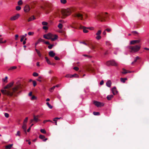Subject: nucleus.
Wrapping results in <instances>:
<instances>
[{"instance_id": "21", "label": "nucleus", "mask_w": 149, "mask_h": 149, "mask_svg": "<svg viewBox=\"0 0 149 149\" xmlns=\"http://www.w3.org/2000/svg\"><path fill=\"white\" fill-rule=\"evenodd\" d=\"M140 58L139 56H136V58H135L134 61L132 62V64H134L135 62L137 61V60L139 59Z\"/></svg>"}, {"instance_id": "20", "label": "nucleus", "mask_w": 149, "mask_h": 149, "mask_svg": "<svg viewBox=\"0 0 149 149\" xmlns=\"http://www.w3.org/2000/svg\"><path fill=\"white\" fill-rule=\"evenodd\" d=\"M89 43V47L92 49H95V47H96V46H95L94 45H93V44H92L91 43Z\"/></svg>"}, {"instance_id": "12", "label": "nucleus", "mask_w": 149, "mask_h": 149, "mask_svg": "<svg viewBox=\"0 0 149 149\" xmlns=\"http://www.w3.org/2000/svg\"><path fill=\"white\" fill-rule=\"evenodd\" d=\"M111 91L112 92V93L114 95H115L117 93L118 91H117L116 89V88L115 87H114L111 89Z\"/></svg>"}, {"instance_id": "26", "label": "nucleus", "mask_w": 149, "mask_h": 149, "mask_svg": "<svg viewBox=\"0 0 149 149\" xmlns=\"http://www.w3.org/2000/svg\"><path fill=\"white\" fill-rule=\"evenodd\" d=\"M132 33L134 35L133 36H138V33L136 31H133L132 32Z\"/></svg>"}, {"instance_id": "28", "label": "nucleus", "mask_w": 149, "mask_h": 149, "mask_svg": "<svg viewBox=\"0 0 149 149\" xmlns=\"http://www.w3.org/2000/svg\"><path fill=\"white\" fill-rule=\"evenodd\" d=\"M47 39H50L52 41H54L56 40L58 38H45Z\"/></svg>"}, {"instance_id": "49", "label": "nucleus", "mask_w": 149, "mask_h": 149, "mask_svg": "<svg viewBox=\"0 0 149 149\" xmlns=\"http://www.w3.org/2000/svg\"><path fill=\"white\" fill-rule=\"evenodd\" d=\"M40 131L42 133L45 134L46 133V131L44 129H41Z\"/></svg>"}, {"instance_id": "31", "label": "nucleus", "mask_w": 149, "mask_h": 149, "mask_svg": "<svg viewBox=\"0 0 149 149\" xmlns=\"http://www.w3.org/2000/svg\"><path fill=\"white\" fill-rule=\"evenodd\" d=\"M3 39L2 38H0V43H5L6 42V40H3Z\"/></svg>"}, {"instance_id": "58", "label": "nucleus", "mask_w": 149, "mask_h": 149, "mask_svg": "<svg viewBox=\"0 0 149 149\" xmlns=\"http://www.w3.org/2000/svg\"><path fill=\"white\" fill-rule=\"evenodd\" d=\"M53 46V45H49L48 46V48L50 49H51Z\"/></svg>"}, {"instance_id": "63", "label": "nucleus", "mask_w": 149, "mask_h": 149, "mask_svg": "<svg viewBox=\"0 0 149 149\" xmlns=\"http://www.w3.org/2000/svg\"><path fill=\"white\" fill-rule=\"evenodd\" d=\"M73 69L74 70H75L76 71H77L79 69V68L77 67H74Z\"/></svg>"}, {"instance_id": "37", "label": "nucleus", "mask_w": 149, "mask_h": 149, "mask_svg": "<svg viewBox=\"0 0 149 149\" xmlns=\"http://www.w3.org/2000/svg\"><path fill=\"white\" fill-rule=\"evenodd\" d=\"M88 71H91L92 72H93L94 71V69L92 68H88Z\"/></svg>"}, {"instance_id": "3", "label": "nucleus", "mask_w": 149, "mask_h": 149, "mask_svg": "<svg viewBox=\"0 0 149 149\" xmlns=\"http://www.w3.org/2000/svg\"><path fill=\"white\" fill-rule=\"evenodd\" d=\"M107 14H108V13L107 12H105L104 13H102L97 15L96 18L97 20L102 22L105 20V18L108 17L107 15Z\"/></svg>"}, {"instance_id": "16", "label": "nucleus", "mask_w": 149, "mask_h": 149, "mask_svg": "<svg viewBox=\"0 0 149 149\" xmlns=\"http://www.w3.org/2000/svg\"><path fill=\"white\" fill-rule=\"evenodd\" d=\"M118 65V63L113 60H111V65L117 66Z\"/></svg>"}, {"instance_id": "53", "label": "nucleus", "mask_w": 149, "mask_h": 149, "mask_svg": "<svg viewBox=\"0 0 149 149\" xmlns=\"http://www.w3.org/2000/svg\"><path fill=\"white\" fill-rule=\"evenodd\" d=\"M87 28L88 30L89 29V30H93L94 29V28L93 27H87Z\"/></svg>"}, {"instance_id": "43", "label": "nucleus", "mask_w": 149, "mask_h": 149, "mask_svg": "<svg viewBox=\"0 0 149 149\" xmlns=\"http://www.w3.org/2000/svg\"><path fill=\"white\" fill-rule=\"evenodd\" d=\"M17 3L19 5H21L23 3L22 1V0H19Z\"/></svg>"}, {"instance_id": "42", "label": "nucleus", "mask_w": 149, "mask_h": 149, "mask_svg": "<svg viewBox=\"0 0 149 149\" xmlns=\"http://www.w3.org/2000/svg\"><path fill=\"white\" fill-rule=\"evenodd\" d=\"M105 31L109 33L111 31L112 29L111 28H107L105 29Z\"/></svg>"}, {"instance_id": "34", "label": "nucleus", "mask_w": 149, "mask_h": 149, "mask_svg": "<svg viewBox=\"0 0 149 149\" xmlns=\"http://www.w3.org/2000/svg\"><path fill=\"white\" fill-rule=\"evenodd\" d=\"M17 67L15 66H14L10 67L8 70H12L16 69L17 68Z\"/></svg>"}, {"instance_id": "30", "label": "nucleus", "mask_w": 149, "mask_h": 149, "mask_svg": "<svg viewBox=\"0 0 149 149\" xmlns=\"http://www.w3.org/2000/svg\"><path fill=\"white\" fill-rule=\"evenodd\" d=\"M35 50L36 51V52H37L38 56L39 57H40L41 56V53H40V52L37 49H35Z\"/></svg>"}, {"instance_id": "15", "label": "nucleus", "mask_w": 149, "mask_h": 149, "mask_svg": "<svg viewBox=\"0 0 149 149\" xmlns=\"http://www.w3.org/2000/svg\"><path fill=\"white\" fill-rule=\"evenodd\" d=\"M49 55L51 57H54L55 55V54L53 51H51L49 53Z\"/></svg>"}, {"instance_id": "59", "label": "nucleus", "mask_w": 149, "mask_h": 149, "mask_svg": "<svg viewBox=\"0 0 149 149\" xmlns=\"http://www.w3.org/2000/svg\"><path fill=\"white\" fill-rule=\"evenodd\" d=\"M4 115L6 118H8L9 116V114L7 113H5L4 114Z\"/></svg>"}, {"instance_id": "22", "label": "nucleus", "mask_w": 149, "mask_h": 149, "mask_svg": "<svg viewBox=\"0 0 149 149\" xmlns=\"http://www.w3.org/2000/svg\"><path fill=\"white\" fill-rule=\"evenodd\" d=\"M13 145V144H11L6 146H5V148L6 149H10Z\"/></svg>"}, {"instance_id": "5", "label": "nucleus", "mask_w": 149, "mask_h": 149, "mask_svg": "<svg viewBox=\"0 0 149 149\" xmlns=\"http://www.w3.org/2000/svg\"><path fill=\"white\" fill-rule=\"evenodd\" d=\"M93 103L97 107H101L104 106V104L103 103L94 100L93 101Z\"/></svg>"}, {"instance_id": "51", "label": "nucleus", "mask_w": 149, "mask_h": 149, "mask_svg": "<svg viewBox=\"0 0 149 149\" xmlns=\"http://www.w3.org/2000/svg\"><path fill=\"white\" fill-rule=\"evenodd\" d=\"M15 135L16 136H20V132L19 131H18Z\"/></svg>"}, {"instance_id": "52", "label": "nucleus", "mask_w": 149, "mask_h": 149, "mask_svg": "<svg viewBox=\"0 0 149 149\" xmlns=\"http://www.w3.org/2000/svg\"><path fill=\"white\" fill-rule=\"evenodd\" d=\"M28 119V118L27 117H26L25 118V120H24L23 123H25L26 124V123H27V122Z\"/></svg>"}, {"instance_id": "6", "label": "nucleus", "mask_w": 149, "mask_h": 149, "mask_svg": "<svg viewBox=\"0 0 149 149\" xmlns=\"http://www.w3.org/2000/svg\"><path fill=\"white\" fill-rule=\"evenodd\" d=\"M58 36L56 34H53L51 33H48L43 35V37H58Z\"/></svg>"}, {"instance_id": "56", "label": "nucleus", "mask_w": 149, "mask_h": 149, "mask_svg": "<svg viewBox=\"0 0 149 149\" xmlns=\"http://www.w3.org/2000/svg\"><path fill=\"white\" fill-rule=\"evenodd\" d=\"M42 29L45 30H47L48 29V27L46 26H43L42 27Z\"/></svg>"}, {"instance_id": "48", "label": "nucleus", "mask_w": 149, "mask_h": 149, "mask_svg": "<svg viewBox=\"0 0 149 149\" xmlns=\"http://www.w3.org/2000/svg\"><path fill=\"white\" fill-rule=\"evenodd\" d=\"M33 86L35 87L37 85L36 81L35 80H33Z\"/></svg>"}, {"instance_id": "47", "label": "nucleus", "mask_w": 149, "mask_h": 149, "mask_svg": "<svg viewBox=\"0 0 149 149\" xmlns=\"http://www.w3.org/2000/svg\"><path fill=\"white\" fill-rule=\"evenodd\" d=\"M48 23L47 22H42V24L43 25H47L48 24Z\"/></svg>"}, {"instance_id": "2", "label": "nucleus", "mask_w": 149, "mask_h": 149, "mask_svg": "<svg viewBox=\"0 0 149 149\" xmlns=\"http://www.w3.org/2000/svg\"><path fill=\"white\" fill-rule=\"evenodd\" d=\"M61 13L62 15V18L64 19L71 14V10L69 8L63 9L61 11Z\"/></svg>"}, {"instance_id": "54", "label": "nucleus", "mask_w": 149, "mask_h": 149, "mask_svg": "<svg viewBox=\"0 0 149 149\" xmlns=\"http://www.w3.org/2000/svg\"><path fill=\"white\" fill-rule=\"evenodd\" d=\"M55 88V86H53L50 88V91L51 92H52L53 91L54 89Z\"/></svg>"}, {"instance_id": "38", "label": "nucleus", "mask_w": 149, "mask_h": 149, "mask_svg": "<svg viewBox=\"0 0 149 149\" xmlns=\"http://www.w3.org/2000/svg\"><path fill=\"white\" fill-rule=\"evenodd\" d=\"M41 8H42L44 10H45V12H46V13L47 14H48V13H49V11H48V10H47V9H45L42 6H41Z\"/></svg>"}, {"instance_id": "25", "label": "nucleus", "mask_w": 149, "mask_h": 149, "mask_svg": "<svg viewBox=\"0 0 149 149\" xmlns=\"http://www.w3.org/2000/svg\"><path fill=\"white\" fill-rule=\"evenodd\" d=\"M44 41V40L41 39V38L39 39L36 42V44L37 45L40 42H43Z\"/></svg>"}, {"instance_id": "36", "label": "nucleus", "mask_w": 149, "mask_h": 149, "mask_svg": "<svg viewBox=\"0 0 149 149\" xmlns=\"http://www.w3.org/2000/svg\"><path fill=\"white\" fill-rule=\"evenodd\" d=\"M58 27L60 29H61L63 28V25L61 23H59L58 26Z\"/></svg>"}, {"instance_id": "9", "label": "nucleus", "mask_w": 149, "mask_h": 149, "mask_svg": "<svg viewBox=\"0 0 149 149\" xmlns=\"http://www.w3.org/2000/svg\"><path fill=\"white\" fill-rule=\"evenodd\" d=\"M19 16V14H17L11 17L10 19L12 21L15 20L17 19Z\"/></svg>"}, {"instance_id": "33", "label": "nucleus", "mask_w": 149, "mask_h": 149, "mask_svg": "<svg viewBox=\"0 0 149 149\" xmlns=\"http://www.w3.org/2000/svg\"><path fill=\"white\" fill-rule=\"evenodd\" d=\"M78 77L79 75L76 74H73L71 75V78L73 77Z\"/></svg>"}, {"instance_id": "7", "label": "nucleus", "mask_w": 149, "mask_h": 149, "mask_svg": "<svg viewBox=\"0 0 149 149\" xmlns=\"http://www.w3.org/2000/svg\"><path fill=\"white\" fill-rule=\"evenodd\" d=\"M83 15L80 13H76L74 15V17H77L81 20L83 19Z\"/></svg>"}, {"instance_id": "8", "label": "nucleus", "mask_w": 149, "mask_h": 149, "mask_svg": "<svg viewBox=\"0 0 149 149\" xmlns=\"http://www.w3.org/2000/svg\"><path fill=\"white\" fill-rule=\"evenodd\" d=\"M79 28L82 29L83 32L84 33H87L88 32V30L87 27L83 26H81Z\"/></svg>"}, {"instance_id": "41", "label": "nucleus", "mask_w": 149, "mask_h": 149, "mask_svg": "<svg viewBox=\"0 0 149 149\" xmlns=\"http://www.w3.org/2000/svg\"><path fill=\"white\" fill-rule=\"evenodd\" d=\"M39 138L41 139H43L45 138V137L44 136L40 134L39 135Z\"/></svg>"}, {"instance_id": "24", "label": "nucleus", "mask_w": 149, "mask_h": 149, "mask_svg": "<svg viewBox=\"0 0 149 149\" xmlns=\"http://www.w3.org/2000/svg\"><path fill=\"white\" fill-rule=\"evenodd\" d=\"M113 97V95H108L107 97V99L108 100H110Z\"/></svg>"}, {"instance_id": "55", "label": "nucleus", "mask_w": 149, "mask_h": 149, "mask_svg": "<svg viewBox=\"0 0 149 149\" xmlns=\"http://www.w3.org/2000/svg\"><path fill=\"white\" fill-rule=\"evenodd\" d=\"M34 34L33 32H29L28 33V34L29 36H31L32 35H33Z\"/></svg>"}, {"instance_id": "10", "label": "nucleus", "mask_w": 149, "mask_h": 149, "mask_svg": "<svg viewBox=\"0 0 149 149\" xmlns=\"http://www.w3.org/2000/svg\"><path fill=\"white\" fill-rule=\"evenodd\" d=\"M30 10V7L28 5H26L24 8V10L25 12H28Z\"/></svg>"}, {"instance_id": "4", "label": "nucleus", "mask_w": 149, "mask_h": 149, "mask_svg": "<svg viewBox=\"0 0 149 149\" xmlns=\"http://www.w3.org/2000/svg\"><path fill=\"white\" fill-rule=\"evenodd\" d=\"M129 49L131 50V52H135L138 51L140 49V46L138 45L134 46H130Z\"/></svg>"}, {"instance_id": "19", "label": "nucleus", "mask_w": 149, "mask_h": 149, "mask_svg": "<svg viewBox=\"0 0 149 149\" xmlns=\"http://www.w3.org/2000/svg\"><path fill=\"white\" fill-rule=\"evenodd\" d=\"M36 19L35 17H34V16H32L31 17H29L28 20V22L31 21L33 20H34Z\"/></svg>"}, {"instance_id": "44", "label": "nucleus", "mask_w": 149, "mask_h": 149, "mask_svg": "<svg viewBox=\"0 0 149 149\" xmlns=\"http://www.w3.org/2000/svg\"><path fill=\"white\" fill-rule=\"evenodd\" d=\"M83 56H84L88 58H90L91 57V56L87 54H83Z\"/></svg>"}, {"instance_id": "40", "label": "nucleus", "mask_w": 149, "mask_h": 149, "mask_svg": "<svg viewBox=\"0 0 149 149\" xmlns=\"http://www.w3.org/2000/svg\"><path fill=\"white\" fill-rule=\"evenodd\" d=\"M46 104L48 106V107L50 109H51L52 108V106L49 102H47Z\"/></svg>"}, {"instance_id": "29", "label": "nucleus", "mask_w": 149, "mask_h": 149, "mask_svg": "<svg viewBox=\"0 0 149 149\" xmlns=\"http://www.w3.org/2000/svg\"><path fill=\"white\" fill-rule=\"evenodd\" d=\"M127 79V78H120V81L123 83H124L125 82V81Z\"/></svg>"}, {"instance_id": "64", "label": "nucleus", "mask_w": 149, "mask_h": 149, "mask_svg": "<svg viewBox=\"0 0 149 149\" xmlns=\"http://www.w3.org/2000/svg\"><path fill=\"white\" fill-rule=\"evenodd\" d=\"M43 42L45 43L46 44L50 45V43L48 41H47L45 42L44 40V41Z\"/></svg>"}, {"instance_id": "13", "label": "nucleus", "mask_w": 149, "mask_h": 149, "mask_svg": "<svg viewBox=\"0 0 149 149\" xmlns=\"http://www.w3.org/2000/svg\"><path fill=\"white\" fill-rule=\"evenodd\" d=\"M38 120H39L38 119V118H37L36 116L34 115L33 119L31 120V123H32L33 121H34L36 122H37Z\"/></svg>"}, {"instance_id": "27", "label": "nucleus", "mask_w": 149, "mask_h": 149, "mask_svg": "<svg viewBox=\"0 0 149 149\" xmlns=\"http://www.w3.org/2000/svg\"><path fill=\"white\" fill-rule=\"evenodd\" d=\"M105 64L108 66L111 65V60L107 61Z\"/></svg>"}, {"instance_id": "14", "label": "nucleus", "mask_w": 149, "mask_h": 149, "mask_svg": "<svg viewBox=\"0 0 149 149\" xmlns=\"http://www.w3.org/2000/svg\"><path fill=\"white\" fill-rule=\"evenodd\" d=\"M57 79L56 77H53L51 80V83L53 84H55L56 82Z\"/></svg>"}, {"instance_id": "35", "label": "nucleus", "mask_w": 149, "mask_h": 149, "mask_svg": "<svg viewBox=\"0 0 149 149\" xmlns=\"http://www.w3.org/2000/svg\"><path fill=\"white\" fill-rule=\"evenodd\" d=\"M61 2L63 4H65L67 2L66 0H60Z\"/></svg>"}, {"instance_id": "62", "label": "nucleus", "mask_w": 149, "mask_h": 149, "mask_svg": "<svg viewBox=\"0 0 149 149\" xmlns=\"http://www.w3.org/2000/svg\"><path fill=\"white\" fill-rule=\"evenodd\" d=\"M7 78H8V77H6L5 79H3V81L4 82H7V81L6 80H7Z\"/></svg>"}, {"instance_id": "46", "label": "nucleus", "mask_w": 149, "mask_h": 149, "mask_svg": "<svg viewBox=\"0 0 149 149\" xmlns=\"http://www.w3.org/2000/svg\"><path fill=\"white\" fill-rule=\"evenodd\" d=\"M21 9V7L19 6H17L16 7V10H19Z\"/></svg>"}, {"instance_id": "17", "label": "nucleus", "mask_w": 149, "mask_h": 149, "mask_svg": "<svg viewBox=\"0 0 149 149\" xmlns=\"http://www.w3.org/2000/svg\"><path fill=\"white\" fill-rule=\"evenodd\" d=\"M140 40H132L130 42V44H134L135 43H139L140 42Z\"/></svg>"}, {"instance_id": "45", "label": "nucleus", "mask_w": 149, "mask_h": 149, "mask_svg": "<svg viewBox=\"0 0 149 149\" xmlns=\"http://www.w3.org/2000/svg\"><path fill=\"white\" fill-rule=\"evenodd\" d=\"M33 75L34 77H37L38 76V74L36 72H34L33 74Z\"/></svg>"}, {"instance_id": "39", "label": "nucleus", "mask_w": 149, "mask_h": 149, "mask_svg": "<svg viewBox=\"0 0 149 149\" xmlns=\"http://www.w3.org/2000/svg\"><path fill=\"white\" fill-rule=\"evenodd\" d=\"M93 114L95 116L99 115H100V113L99 112H93Z\"/></svg>"}, {"instance_id": "18", "label": "nucleus", "mask_w": 149, "mask_h": 149, "mask_svg": "<svg viewBox=\"0 0 149 149\" xmlns=\"http://www.w3.org/2000/svg\"><path fill=\"white\" fill-rule=\"evenodd\" d=\"M111 82L110 80L108 81L106 83L107 86L109 87H110L111 86Z\"/></svg>"}, {"instance_id": "11", "label": "nucleus", "mask_w": 149, "mask_h": 149, "mask_svg": "<svg viewBox=\"0 0 149 149\" xmlns=\"http://www.w3.org/2000/svg\"><path fill=\"white\" fill-rule=\"evenodd\" d=\"M22 128L23 129L24 132L26 134V124L25 123H23V125L22 127Z\"/></svg>"}, {"instance_id": "60", "label": "nucleus", "mask_w": 149, "mask_h": 149, "mask_svg": "<svg viewBox=\"0 0 149 149\" xmlns=\"http://www.w3.org/2000/svg\"><path fill=\"white\" fill-rule=\"evenodd\" d=\"M26 40H27L26 38H25L24 39V40L23 41V45H24L26 44Z\"/></svg>"}, {"instance_id": "61", "label": "nucleus", "mask_w": 149, "mask_h": 149, "mask_svg": "<svg viewBox=\"0 0 149 149\" xmlns=\"http://www.w3.org/2000/svg\"><path fill=\"white\" fill-rule=\"evenodd\" d=\"M65 77H67V78H69V77L71 78V75L69 74H67L65 76Z\"/></svg>"}, {"instance_id": "32", "label": "nucleus", "mask_w": 149, "mask_h": 149, "mask_svg": "<svg viewBox=\"0 0 149 149\" xmlns=\"http://www.w3.org/2000/svg\"><path fill=\"white\" fill-rule=\"evenodd\" d=\"M123 71L122 72V73L123 74H126L128 73V71L125 70L124 68L123 69Z\"/></svg>"}, {"instance_id": "23", "label": "nucleus", "mask_w": 149, "mask_h": 149, "mask_svg": "<svg viewBox=\"0 0 149 149\" xmlns=\"http://www.w3.org/2000/svg\"><path fill=\"white\" fill-rule=\"evenodd\" d=\"M102 31L100 30H98L96 33V35L97 36L96 37H101L100 34L101 33Z\"/></svg>"}, {"instance_id": "1", "label": "nucleus", "mask_w": 149, "mask_h": 149, "mask_svg": "<svg viewBox=\"0 0 149 149\" xmlns=\"http://www.w3.org/2000/svg\"><path fill=\"white\" fill-rule=\"evenodd\" d=\"M22 86L20 84H17L15 85L14 87L12 88V92H11L9 90H1V93L3 94L6 95L8 96L12 97L14 96L16 97L18 94L20 93L22 89Z\"/></svg>"}, {"instance_id": "57", "label": "nucleus", "mask_w": 149, "mask_h": 149, "mask_svg": "<svg viewBox=\"0 0 149 149\" xmlns=\"http://www.w3.org/2000/svg\"><path fill=\"white\" fill-rule=\"evenodd\" d=\"M54 59L56 60H60V58L57 56H55L54 57Z\"/></svg>"}, {"instance_id": "50", "label": "nucleus", "mask_w": 149, "mask_h": 149, "mask_svg": "<svg viewBox=\"0 0 149 149\" xmlns=\"http://www.w3.org/2000/svg\"><path fill=\"white\" fill-rule=\"evenodd\" d=\"M13 84V83H10L7 85L8 86L9 88L12 87Z\"/></svg>"}]
</instances>
